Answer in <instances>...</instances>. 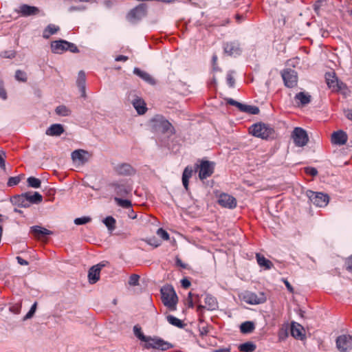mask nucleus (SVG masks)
Returning a JSON list of instances; mask_svg holds the SVG:
<instances>
[{
    "mask_svg": "<svg viewBox=\"0 0 352 352\" xmlns=\"http://www.w3.org/2000/svg\"><path fill=\"white\" fill-rule=\"evenodd\" d=\"M134 335L144 342L143 347L146 349H154L161 351H166L173 346L170 342L164 341L158 337H151L144 335L142 329L138 325L133 327Z\"/></svg>",
    "mask_w": 352,
    "mask_h": 352,
    "instance_id": "f257e3e1",
    "label": "nucleus"
},
{
    "mask_svg": "<svg viewBox=\"0 0 352 352\" xmlns=\"http://www.w3.org/2000/svg\"><path fill=\"white\" fill-rule=\"evenodd\" d=\"M151 129L155 133L167 134L170 136L175 133L174 127L164 116L156 115L150 120Z\"/></svg>",
    "mask_w": 352,
    "mask_h": 352,
    "instance_id": "f03ea898",
    "label": "nucleus"
},
{
    "mask_svg": "<svg viewBox=\"0 0 352 352\" xmlns=\"http://www.w3.org/2000/svg\"><path fill=\"white\" fill-rule=\"evenodd\" d=\"M161 294L164 305L171 311L175 310L178 298L173 287L170 285H164L161 289Z\"/></svg>",
    "mask_w": 352,
    "mask_h": 352,
    "instance_id": "7ed1b4c3",
    "label": "nucleus"
},
{
    "mask_svg": "<svg viewBox=\"0 0 352 352\" xmlns=\"http://www.w3.org/2000/svg\"><path fill=\"white\" fill-rule=\"evenodd\" d=\"M147 5L140 3L134 8L131 9L126 14V19L131 23H137L147 14Z\"/></svg>",
    "mask_w": 352,
    "mask_h": 352,
    "instance_id": "20e7f679",
    "label": "nucleus"
},
{
    "mask_svg": "<svg viewBox=\"0 0 352 352\" xmlns=\"http://www.w3.org/2000/svg\"><path fill=\"white\" fill-rule=\"evenodd\" d=\"M306 195L309 198V201L316 207H325L329 201V195L320 192L308 190L306 191Z\"/></svg>",
    "mask_w": 352,
    "mask_h": 352,
    "instance_id": "39448f33",
    "label": "nucleus"
},
{
    "mask_svg": "<svg viewBox=\"0 0 352 352\" xmlns=\"http://www.w3.org/2000/svg\"><path fill=\"white\" fill-rule=\"evenodd\" d=\"M274 130L263 123H256L250 127V133L255 137L267 139L272 135Z\"/></svg>",
    "mask_w": 352,
    "mask_h": 352,
    "instance_id": "423d86ee",
    "label": "nucleus"
},
{
    "mask_svg": "<svg viewBox=\"0 0 352 352\" xmlns=\"http://www.w3.org/2000/svg\"><path fill=\"white\" fill-rule=\"evenodd\" d=\"M292 138L296 146L302 147L309 142L307 131L300 127H296L292 131Z\"/></svg>",
    "mask_w": 352,
    "mask_h": 352,
    "instance_id": "0eeeda50",
    "label": "nucleus"
},
{
    "mask_svg": "<svg viewBox=\"0 0 352 352\" xmlns=\"http://www.w3.org/2000/svg\"><path fill=\"white\" fill-rule=\"evenodd\" d=\"M285 85L289 88L295 87L298 83L297 72L292 69H285L281 72Z\"/></svg>",
    "mask_w": 352,
    "mask_h": 352,
    "instance_id": "6e6552de",
    "label": "nucleus"
},
{
    "mask_svg": "<svg viewBox=\"0 0 352 352\" xmlns=\"http://www.w3.org/2000/svg\"><path fill=\"white\" fill-rule=\"evenodd\" d=\"M243 300L250 305H258L266 301L267 298L264 293L256 294L253 292H245L243 296Z\"/></svg>",
    "mask_w": 352,
    "mask_h": 352,
    "instance_id": "1a4fd4ad",
    "label": "nucleus"
},
{
    "mask_svg": "<svg viewBox=\"0 0 352 352\" xmlns=\"http://www.w3.org/2000/svg\"><path fill=\"white\" fill-rule=\"evenodd\" d=\"M336 346L340 352H349L352 349V337L346 335L338 336Z\"/></svg>",
    "mask_w": 352,
    "mask_h": 352,
    "instance_id": "9d476101",
    "label": "nucleus"
},
{
    "mask_svg": "<svg viewBox=\"0 0 352 352\" xmlns=\"http://www.w3.org/2000/svg\"><path fill=\"white\" fill-rule=\"evenodd\" d=\"M224 52L228 56H238L241 53L240 43L237 41L225 43L223 44Z\"/></svg>",
    "mask_w": 352,
    "mask_h": 352,
    "instance_id": "9b49d317",
    "label": "nucleus"
},
{
    "mask_svg": "<svg viewBox=\"0 0 352 352\" xmlns=\"http://www.w3.org/2000/svg\"><path fill=\"white\" fill-rule=\"evenodd\" d=\"M214 172V163L209 161H202L200 164L199 177L203 180L211 176Z\"/></svg>",
    "mask_w": 352,
    "mask_h": 352,
    "instance_id": "f8f14e48",
    "label": "nucleus"
},
{
    "mask_svg": "<svg viewBox=\"0 0 352 352\" xmlns=\"http://www.w3.org/2000/svg\"><path fill=\"white\" fill-rule=\"evenodd\" d=\"M113 170L119 175L131 176L135 173V168L129 164L122 163L114 166Z\"/></svg>",
    "mask_w": 352,
    "mask_h": 352,
    "instance_id": "ddd939ff",
    "label": "nucleus"
},
{
    "mask_svg": "<svg viewBox=\"0 0 352 352\" xmlns=\"http://www.w3.org/2000/svg\"><path fill=\"white\" fill-rule=\"evenodd\" d=\"M218 203L222 207L227 208L229 209H233L236 206V199L234 197L226 193L220 195Z\"/></svg>",
    "mask_w": 352,
    "mask_h": 352,
    "instance_id": "4468645a",
    "label": "nucleus"
},
{
    "mask_svg": "<svg viewBox=\"0 0 352 352\" xmlns=\"http://www.w3.org/2000/svg\"><path fill=\"white\" fill-rule=\"evenodd\" d=\"M206 306L199 305L197 306V311L201 313L206 308L208 310L213 311L218 308V302L216 298L210 294H207L205 298Z\"/></svg>",
    "mask_w": 352,
    "mask_h": 352,
    "instance_id": "2eb2a0df",
    "label": "nucleus"
},
{
    "mask_svg": "<svg viewBox=\"0 0 352 352\" xmlns=\"http://www.w3.org/2000/svg\"><path fill=\"white\" fill-rule=\"evenodd\" d=\"M71 156L74 162H78L80 164H84L88 162L89 153L87 151L78 149L74 151Z\"/></svg>",
    "mask_w": 352,
    "mask_h": 352,
    "instance_id": "dca6fc26",
    "label": "nucleus"
},
{
    "mask_svg": "<svg viewBox=\"0 0 352 352\" xmlns=\"http://www.w3.org/2000/svg\"><path fill=\"white\" fill-rule=\"evenodd\" d=\"M104 265L97 264L92 266L88 272V280L90 284H94L100 279V271Z\"/></svg>",
    "mask_w": 352,
    "mask_h": 352,
    "instance_id": "f3484780",
    "label": "nucleus"
},
{
    "mask_svg": "<svg viewBox=\"0 0 352 352\" xmlns=\"http://www.w3.org/2000/svg\"><path fill=\"white\" fill-rule=\"evenodd\" d=\"M304 332L305 329L301 324L296 322H292L291 334L294 338L302 340L305 337Z\"/></svg>",
    "mask_w": 352,
    "mask_h": 352,
    "instance_id": "a211bd4d",
    "label": "nucleus"
},
{
    "mask_svg": "<svg viewBox=\"0 0 352 352\" xmlns=\"http://www.w3.org/2000/svg\"><path fill=\"white\" fill-rule=\"evenodd\" d=\"M347 134L342 131L333 132L331 135V142L333 144L344 145L347 142Z\"/></svg>",
    "mask_w": 352,
    "mask_h": 352,
    "instance_id": "6ab92c4d",
    "label": "nucleus"
},
{
    "mask_svg": "<svg viewBox=\"0 0 352 352\" xmlns=\"http://www.w3.org/2000/svg\"><path fill=\"white\" fill-rule=\"evenodd\" d=\"M17 12L23 16H29L38 14L39 13V9L36 6L23 4L19 7Z\"/></svg>",
    "mask_w": 352,
    "mask_h": 352,
    "instance_id": "aec40b11",
    "label": "nucleus"
},
{
    "mask_svg": "<svg viewBox=\"0 0 352 352\" xmlns=\"http://www.w3.org/2000/svg\"><path fill=\"white\" fill-rule=\"evenodd\" d=\"M76 85L79 89L81 97L85 98L86 95V76L84 71L81 70L78 72V78L76 80Z\"/></svg>",
    "mask_w": 352,
    "mask_h": 352,
    "instance_id": "412c9836",
    "label": "nucleus"
},
{
    "mask_svg": "<svg viewBox=\"0 0 352 352\" xmlns=\"http://www.w3.org/2000/svg\"><path fill=\"white\" fill-rule=\"evenodd\" d=\"M67 41L65 40H58L51 43V50L54 54H62L67 51Z\"/></svg>",
    "mask_w": 352,
    "mask_h": 352,
    "instance_id": "4be33fe9",
    "label": "nucleus"
},
{
    "mask_svg": "<svg viewBox=\"0 0 352 352\" xmlns=\"http://www.w3.org/2000/svg\"><path fill=\"white\" fill-rule=\"evenodd\" d=\"M133 74L150 85H153L155 84V79L148 73L141 70L138 67H135L133 69Z\"/></svg>",
    "mask_w": 352,
    "mask_h": 352,
    "instance_id": "5701e85b",
    "label": "nucleus"
},
{
    "mask_svg": "<svg viewBox=\"0 0 352 352\" xmlns=\"http://www.w3.org/2000/svg\"><path fill=\"white\" fill-rule=\"evenodd\" d=\"M132 104L139 115H143L146 112V103L142 98L137 96L133 100Z\"/></svg>",
    "mask_w": 352,
    "mask_h": 352,
    "instance_id": "b1692460",
    "label": "nucleus"
},
{
    "mask_svg": "<svg viewBox=\"0 0 352 352\" xmlns=\"http://www.w3.org/2000/svg\"><path fill=\"white\" fill-rule=\"evenodd\" d=\"M10 201L13 205L22 208H28L29 205L27 201V198L25 193L21 195H15L10 198Z\"/></svg>",
    "mask_w": 352,
    "mask_h": 352,
    "instance_id": "393cba45",
    "label": "nucleus"
},
{
    "mask_svg": "<svg viewBox=\"0 0 352 352\" xmlns=\"http://www.w3.org/2000/svg\"><path fill=\"white\" fill-rule=\"evenodd\" d=\"M65 131L64 128L60 124H53L47 130L46 135L50 136H60Z\"/></svg>",
    "mask_w": 352,
    "mask_h": 352,
    "instance_id": "a878e982",
    "label": "nucleus"
},
{
    "mask_svg": "<svg viewBox=\"0 0 352 352\" xmlns=\"http://www.w3.org/2000/svg\"><path fill=\"white\" fill-rule=\"evenodd\" d=\"M30 230L31 232L36 238H41L46 235H50L52 234V232L50 230L39 226H34L31 227Z\"/></svg>",
    "mask_w": 352,
    "mask_h": 352,
    "instance_id": "bb28decb",
    "label": "nucleus"
},
{
    "mask_svg": "<svg viewBox=\"0 0 352 352\" xmlns=\"http://www.w3.org/2000/svg\"><path fill=\"white\" fill-rule=\"evenodd\" d=\"M25 197L27 198V201L29 205V207L31 204H37L42 201L43 197L38 192H34L33 194L31 192H25Z\"/></svg>",
    "mask_w": 352,
    "mask_h": 352,
    "instance_id": "cd10ccee",
    "label": "nucleus"
},
{
    "mask_svg": "<svg viewBox=\"0 0 352 352\" xmlns=\"http://www.w3.org/2000/svg\"><path fill=\"white\" fill-rule=\"evenodd\" d=\"M325 79L329 88L331 89L333 91L336 90L337 85H338L340 81L336 77L334 73H326Z\"/></svg>",
    "mask_w": 352,
    "mask_h": 352,
    "instance_id": "c85d7f7f",
    "label": "nucleus"
},
{
    "mask_svg": "<svg viewBox=\"0 0 352 352\" xmlns=\"http://www.w3.org/2000/svg\"><path fill=\"white\" fill-rule=\"evenodd\" d=\"M112 186L114 187V190L118 195L124 197L127 195L131 191V188L129 186L120 184H113Z\"/></svg>",
    "mask_w": 352,
    "mask_h": 352,
    "instance_id": "c756f323",
    "label": "nucleus"
},
{
    "mask_svg": "<svg viewBox=\"0 0 352 352\" xmlns=\"http://www.w3.org/2000/svg\"><path fill=\"white\" fill-rule=\"evenodd\" d=\"M238 109L241 112L248 113L251 115H257L260 111L258 107L256 106L245 104L241 102Z\"/></svg>",
    "mask_w": 352,
    "mask_h": 352,
    "instance_id": "7c9ffc66",
    "label": "nucleus"
},
{
    "mask_svg": "<svg viewBox=\"0 0 352 352\" xmlns=\"http://www.w3.org/2000/svg\"><path fill=\"white\" fill-rule=\"evenodd\" d=\"M256 258L258 265L264 267L265 270H270L273 267V263L261 254L257 253Z\"/></svg>",
    "mask_w": 352,
    "mask_h": 352,
    "instance_id": "2f4dec72",
    "label": "nucleus"
},
{
    "mask_svg": "<svg viewBox=\"0 0 352 352\" xmlns=\"http://www.w3.org/2000/svg\"><path fill=\"white\" fill-rule=\"evenodd\" d=\"M193 170L191 167L187 166L182 174V184L186 190H188V180L192 177Z\"/></svg>",
    "mask_w": 352,
    "mask_h": 352,
    "instance_id": "473e14b6",
    "label": "nucleus"
},
{
    "mask_svg": "<svg viewBox=\"0 0 352 352\" xmlns=\"http://www.w3.org/2000/svg\"><path fill=\"white\" fill-rule=\"evenodd\" d=\"M60 30L58 26L54 24L48 25L43 32V37L44 38H49L51 35L56 34Z\"/></svg>",
    "mask_w": 352,
    "mask_h": 352,
    "instance_id": "72a5a7b5",
    "label": "nucleus"
},
{
    "mask_svg": "<svg viewBox=\"0 0 352 352\" xmlns=\"http://www.w3.org/2000/svg\"><path fill=\"white\" fill-rule=\"evenodd\" d=\"M295 99L299 100L300 104L305 106L311 102V96L305 92H299L295 96Z\"/></svg>",
    "mask_w": 352,
    "mask_h": 352,
    "instance_id": "f704fd0d",
    "label": "nucleus"
},
{
    "mask_svg": "<svg viewBox=\"0 0 352 352\" xmlns=\"http://www.w3.org/2000/svg\"><path fill=\"white\" fill-rule=\"evenodd\" d=\"M254 329H255L254 323L251 321L244 322L240 326V330L243 333H252Z\"/></svg>",
    "mask_w": 352,
    "mask_h": 352,
    "instance_id": "c9c22d12",
    "label": "nucleus"
},
{
    "mask_svg": "<svg viewBox=\"0 0 352 352\" xmlns=\"http://www.w3.org/2000/svg\"><path fill=\"white\" fill-rule=\"evenodd\" d=\"M256 346L252 342H247L239 346V349L243 352H253L255 351Z\"/></svg>",
    "mask_w": 352,
    "mask_h": 352,
    "instance_id": "e433bc0d",
    "label": "nucleus"
},
{
    "mask_svg": "<svg viewBox=\"0 0 352 352\" xmlns=\"http://www.w3.org/2000/svg\"><path fill=\"white\" fill-rule=\"evenodd\" d=\"M166 319L170 324L177 327L183 328L185 326V324L181 320L172 315L167 316Z\"/></svg>",
    "mask_w": 352,
    "mask_h": 352,
    "instance_id": "4c0bfd02",
    "label": "nucleus"
},
{
    "mask_svg": "<svg viewBox=\"0 0 352 352\" xmlns=\"http://www.w3.org/2000/svg\"><path fill=\"white\" fill-rule=\"evenodd\" d=\"M114 200L119 206L123 208L131 209L132 207L131 201L128 199H122L121 198L115 197Z\"/></svg>",
    "mask_w": 352,
    "mask_h": 352,
    "instance_id": "58836bf2",
    "label": "nucleus"
},
{
    "mask_svg": "<svg viewBox=\"0 0 352 352\" xmlns=\"http://www.w3.org/2000/svg\"><path fill=\"white\" fill-rule=\"evenodd\" d=\"M28 186L34 188H38L41 187V181L34 177H30L27 179Z\"/></svg>",
    "mask_w": 352,
    "mask_h": 352,
    "instance_id": "ea45409f",
    "label": "nucleus"
},
{
    "mask_svg": "<svg viewBox=\"0 0 352 352\" xmlns=\"http://www.w3.org/2000/svg\"><path fill=\"white\" fill-rule=\"evenodd\" d=\"M55 112L57 115L61 116H67L71 113V111L64 105L57 107L55 109Z\"/></svg>",
    "mask_w": 352,
    "mask_h": 352,
    "instance_id": "a19ab883",
    "label": "nucleus"
},
{
    "mask_svg": "<svg viewBox=\"0 0 352 352\" xmlns=\"http://www.w3.org/2000/svg\"><path fill=\"white\" fill-rule=\"evenodd\" d=\"M103 223L109 230H113L116 227V220L112 217H107L103 220Z\"/></svg>",
    "mask_w": 352,
    "mask_h": 352,
    "instance_id": "79ce46f5",
    "label": "nucleus"
},
{
    "mask_svg": "<svg viewBox=\"0 0 352 352\" xmlns=\"http://www.w3.org/2000/svg\"><path fill=\"white\" fill-rule=\"evenodd\" d=\"M15 78L20 82H26L28 80L27 74L25 72L18 69L15 72Z\"/></svg>",
    "mask_w": 352,
    "mask_h": 352,
    "instance_id": "37998d69",
    "label": "nucleus"
},
{
    "mask_svg": "<svg viewBox=\"0 0 352 352\" xmlns=\"http://www.w3.org/2000/svg\"><path fill=\"white\" fill-rule=\"evenodd\" d=\"M234 71H229L227 74L226 80L230 87H234L235 84V80L233 77Z\"/></svg>",
    "mask_w": 352,
    "mask_h": 352,
    "instance_id": "c03bdc74",
    "label": "nucleus"
},
{
    "mask_svg": "<svg viewBox=\"0 0 352 352\" xmlns=\"http://www.w3.org/2000/svg\"><path fill=\"white\" fill-rule=\"evenodd\" d=\"M37 307V302H35L31 307L29 311L27 313V314L23 317V320H27L28 319H30L34 314Z\"/></svg>",
    "mask_w": 352,
    "mask_h": 352,
    "instance_id": "a18cd8bd",
    "label": "nucleus"
},
{
    "mask_svg": "<svg viewBox=\"0 0 352 352\" xmlns=\"http://www.w3.org/2000/svg\"><path fill=\"white\" fill-rule=\"evenodd\" d=\"M91 221V219L89 217H82L76 218L74 219V223L76 225H83L86 224Z\"/></svg>",
    "mask_w": 352,
    "mask_h": 352,
    "instance_id": "49530a36",
    "label": "nucleus"
},
{
    "mask_svg": "<svg viewBox=\"0 0 352 352\" xmlns=\"http://www.w3.org/2000/svg\"><path fill=\"white\" fill-rule=\"evenodd\" d=\"M20 176L11 177L8 179L7 184L8 186H13L17 185L20 182Z\"/></svg>",
    "mask_w": 352,
    "mask_h": 352,
    "instance_id": "de8ad7c7",
    "label": "nucleus"
},
{
    "mask_svg": "<svg viewBox=\"0 0 352 352\" xmlns=\"http://www.w3.org/2000/svg\"><path fill=\"white\" fill-rule=\"evenodd\" d=\"M146 242L155 248L158 247L159 245H160L161 243V242L154 236L148 238L147 239H146Z\"/></svg>",
    "mask_w": 352,
    "mask_h": 352,
    "instance_id": "09e8293b",
    "label": "nucleus"
},
{
    "mask_svg": "<svg viewBox=\"0 0 352 352\" xmlns=\"http://www.w3.org/2000/svg\"><path fill=\"white\" fill-rule=\"evenodd\" d=\"M157 234L160 236L164 240H168L169 239V234L168 233L164 230L162 228H159L157 230Z\"/></svg>",
    "mask_w": 352,
    "mask_h": 352,
    "instance_id": "8fccbe9b",
    "label": "nucleus"
},
{
    "mask_svg": "<svg viewBox=\"0 0 352 352\" xmlns=\"http://www.w3.org/2000/svg\"><path fill=\"white\" fill-rule=\"evenodd\" d=\"M139 279L140 276L138 275L132 274L129 278V284L133 286L137 285L139 283Z\"/></svg>",
    "mask_w": 352,
    "mask_h": 352,
    "instance_id": "3c124183",
    "label": "nucleus"
},
{
    "mask_svg": "<svg viewBox=\"0 0 352 352\" xmlns=\"http://www.w3.org/2000/svg\"><path fill=\"white\" fill-rule=\"evenodd\" d=\"M305 172L307 175H311L313 177L316 176L318 175V170L316 168L314 167H305Z\"/></svg>",
    "mask_w": 352,
    "mask_h": 352,
    "instance_id": "603ef678",
    "label": "nucleus"
},
{
    "mask_svg": "<svg viewBox=\"0 0 352 352\" xmlns=\"http://www.w3.org/2000/svg\"><path fill=\"white\" fill-rule=\"evenodd\" d=\"M1 56L3 58H12L15 56L14 51H5L1 53Z\"/></svg>",
    "mask_w": 352,
    "mask_h": 352,
    "instance_id": "864d4df0",
    "label": "nucleus"
},
{
    "mask_svg": "<svg viewBox=\"0 0 352 352\" xmlns=\"http://www.w3.org/2000/svg\"><path fill=\"white\" fill-rule=\"evenodd\" d=\"M68 45H67V50L70 51L73 53H78L79 52L76 45L72 43H69L67 41Z\"/></svg>",
    "mask_w": 352,
    "mask_h": 352,
    "instance_id": "5fc2aeb1",
    "label": "nucleus"
},
{
    "mask_svg": "<svg viewBox=\"0 0 352 352\" xmlns=\"http://www.w3.org/2000/svg\"><path fill=\"white\" fill-rule=\"evenodd\" d=\"M87 9V7L85 6H70L68 8V11L69 12H72L74 11H84Z\"/></svg>",
    "mask_w": 352,
    "mask_h": 352,
    "instance_id": "6e6d98bb",
    "label": "nucleus"
},
{
    "mask_svg": "<svg viewBox=\"0 0 352 352\" xmlns=\"http://www.w3.org/2000/svg\"><path fill=\"white\" fill-rule=\"evenodd\" d=\"M0 98L3 100H6L7 98V93L3 88V82L0 81Z\"/></svg>",
    "mask_w": 352,
    "mask_h": 352,
    "instance_id": "4d7b16f0",
    "label": "nucleus"
},
{
    "mask_svg": "<svg viewBox=\"0 0 352 352\" xmlns=\"http://www.w3.org/2000/svg\"><path fill=\"white\" fill-rule=\"evenodd\" d=\"M344 89L347 91V87H346V84L340 81L338 85H337V87L334 91H341Z\"/></svg>",
    "mask_w": 352,
    "mask_h": 352,
    "instance_id": "13d9d810",
    "label": "nucleus"
},
{
    "mask_svg": "<svg viewBox=\"0 0 352 352\" xmlns=\"http://www.w3.org/2000/svg\"><path fill=\"white\" fill-rule=\"evenodd\" d=\"M282 281L284 283V284L285 285L287 289H288V291L290 292V293H294V287L292 286V285L289 283V281L285 279V278H283L282 279Z\"/></svg>",
    "mask_w": 352,
    "mask_h": 352,
    "instance_id": "bf43d9fd",
    "label": "nucleus"
},
{
    "mask_svg": "<svg viewBox=\"0 0 352 352\" xmlns=\"http://www.w3.org/2000/svg\"><path fill=\"white\" fill-rule=\"evenodd\" d=\"M175 263L177 266H179L183 269H186L188 267V265L186 263H184L182 262V261L179 257H176Z\"/></svg>",
    "mask_w": 352,
    "mask_h": 352,
    "instance_id": "052dcab7",
    "label": "nucleus"
},
{
    "mask_svg": "<svg viewBox=\"0 0 352 352\" xmlns=\"http://www.w3.org/2000/svg\"><path fill=\"white\" fill-rule=\"evenodd\" d=\"M181 284L184 289H187L190 286V282L186 278H184L181 280Z\"/></svg>",
    "mask_w": 352,
    "mask_h": 352,
    "instance_id": "680f3d73",
    "label": "nucleus"
},
{
    "mask_svg": "<svg viewBox=\"0 0 352 352\" xmlns=\"http://www.w3.org/2000/svg\"><path fill=\"white\" fill-rule=\"evenodd\" d=\"M226 102H227L228 104H229L230 105H232V106H235L237 108H239V106L240 104L239 102H237V101L234 100L232 98H227L226 99Z\"/></svg>",
    "mask_w": 352,
    "mask_h": 352,
    "instance_id": "e2e57ef3",
    "label": "nucleus"
},
{
    "mask_svg": "<svg viewBox=\"0 0 352 352\" xmlns=\"http://www.w3.org/2000/svg\"><path fill=\"white\" fill-rule=\"evenodd\" d=\"M346 270L352 272V255L346 261Z\"/></svg>",
    "mask_w": 352,
    "mask_h": 352,
    "instance_id": "0e129e2a",
    "label": "nucleus"
},
{
    "mask_svg": "<svg viewBox=\"0 0 352 352\" xmlns=\"http://www.w3.org/2000/svg\"><path fill=\"white\" fill-rule=\"evenodd\" d=\"M16 259L17 261V263L21 265H28L29 264V263L26 260L23 259L21 256H16Z\"/></svg>",
    "mask_w": 352,
    "mask_h": 352,
    "instance_id": "69168bd1",
    "label": "nucleus"
},
{
    "mask_svg": "<svg viewBox=\"0 0 352 352\" xmlns=\"http://www.w3.org/2000/svg\"><path fill=\"white\" fill-rule=\"evenodd\" d=\"M344 115L346 118L351 121H352V109H346L344 111Z\"/></svg>",
    "mask_w": 352,
    "mask_h": 352,
    "instance_id": "338daca9",
    "label": "nucleus"
},
{
    "mask_svg": "<svg viewBox=\"0 0 352 352\" xmlns=\"http://www.w3.org/2000/svg\"><path fill=\"white\" fill-rule=\"evenodd\" d=\"M129 59L128 56L124 55H119L116 58V61H126Z\"/></svg>",
    "mask_w": 352,
    "mask_h": 352,
    "instance_id": "774afa93",
    "label": "nucleus"
}]
</instances>
